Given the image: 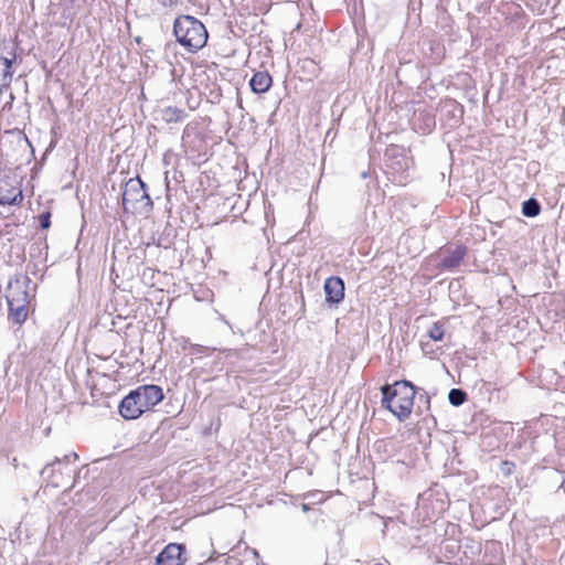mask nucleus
Masks as SVG:
<instances>
[{
	"label": "nucleus",
	"mask_w": 565,
	"mask_h": 565,
	"mask_svg": "<svg viewBox=\"0 0 565 565\" xmlns=\"http://www.w3.org/2000/svg\"><path fill=\"white\" fill-rule=\"evenodd\" d=\"M382 404L399 419L407 418L413 409L416 390L411 382L397 381L382 388Z\"/></svg>",
	"instance_id": "f257e3e1"
},
{
	"label": "nucleus",
	"mask_w": 565,
	"mask_h": 565,
	"mask_svg": "<svg viewBox=\"0 0 565 565\" xmlns=\"http://www.w3.org/2000/svg\"><path fill=\"white\" fill-rule=\"evenodd\" d=\"M173 32L177 41L191 53L201 50L207 41V31L204 24L191 15L175 19Z\"/></svg>",
	"instance_id": "f03ea898"
},
{
	"label": "nucleus",
	"mask_w": 565,
	"mask_h": 565,
	"mask_svg": "<svg viewBox=\"0 0 565 565\" xmlns=\"http://www.w3.org/2000/svg\"><path fill=\"white\" fill-rule=\"evenodd\" d=\"M122 206L126 212L143 214L151 210L152 201L140 179H130L122 192Z\"/></svg>",
	"instance_id": "7ed1b4c3"
},
{
	"label": "nucleus",
	"mask_w": 565,
	"mask_h": 565,
	"mask_svg": "<svg viewBox=\"0 0 565 565\" xmlns=\"http://www.w3.org/2000/svg\"><path fill=\"white\" fill-rule=\"evenodd\" d=\"M143 413L151 409L163 399L162 388L158 385H142L132 391Z\"/></svg>",
	"instance_id": "20e7f679"
},
{
	"label": "nucleus",
	"mask_w": 565,
	"mask_h": 565,
	"mask_svg": "<svg viewBox=\"0 0 565 565\" xmlns=\"http://www.w3.org/2000/svg\"><path fill=\"white\" fill-rule=\"evenodd\" d=\"M30 284V279L26 276H14L10 279L8 289H7V302H29L30 296L28 292V287Z\"/></svg>",
	"instance_id": "39448f33"
},
{
	"label": "nucleus",
	"mask_w": 565,
	"mask_h": 565,
	"mask_svg": "<svg viewBox=\"0 0 565 565\" xmlns=\"http://www.w3.org/2000/svg\"><path fill=\"white\" fill-rule=\"evenodd\" d=\"M182 552V545L170 543L157 556L156 565H183Z\"/></svg>",
	"instance_id": "423d86ee"
},
{
	"label": "nucleus",
	"mask_w": 565,
	"mask_h": 565,
	"mask_svg": "<svg viewBox=\"0 0 565 565\" xmlns=\"http://www.w3.org/2000/svg\"><path fill=\"white\" fill-rule=\"evenodd\" d=\"M326 301L339 303L344 297V284L339 277H330L324 282Z\"/></svg>",
	"instance_id": "0eeeda50"
},
{
	"label": "nucleus",
	"mask_w": 565,
	"mask_h": 565,
	"mask_svg": "<svg viewBox=\"0 0 565 565\" xmlns=\"http://www.w3.org/2000/svg\"><path fill=\"white\" fill-rule=\"evenodd\" d=\"M23 199L22 191L13 186L8 180H0V204L14 205Z\"/></svg>",
	"instance_id": "6e6552de"
},
{
	"label": "nucleus",
	"mask_w": 565,
	"mask_h": 565,
	"mask_svg": "<svg viewBox=\"0 0 565 565\" xmlns=\"http://www.w3.org/2000/svg\"><path fill=\"white\" fill-rule=\"evenodd\" d=\"M15 54L11 56H0V90L8 89L12 83L13 67L12 64L15 61Z\"/></svg>",
	"instance_id": "1a4fd4ad"
},
{
	"label": "nucleus",
	"mask_w": 565,
	"mask_h": 565,
	"mask_svg": "<svg viewBox=\"0 0 565 565\" xmlns=\"http://www.w3.org/2000/svg\"><path fill=\"white\" fill-rule=\"evenodd\" d=\"M119 413L126 419H136L143 413L132 392L121 401L119 405Z\"/></svg>",
	"instance_id": "9d476101"
},
{
	"label": "nucleus",
	"mask_w": 565,
	"mask_h": 565,
	"mask_svg": "<svg viewBox=\"0 0 565 565\" xmlns=\"http://www.w3.org/2000/svg\"><path fill=\"white\" fill-rule=\"evenodd\" d=\"M250 88L255 93H265L271 85V77L266 72L255 73L249 82Z\"/></svg>",
	"instance_id": "9b49d317"
},
{
	"label": "nucleus",
	"mask_w": 565,
	"mask_h": 565,
	"mask_svg": "<svg viewBox=\"0 0 565 565\" xmlns=\"http://www.w3.org/2000/svg\"><path fill=\"white\" fill-rule=\"evenodd\" d=\"M28 303L29 302H8L9 316L15 323H23L28 317Z\"/></svg>",
	"instance_id": "f8f14e48"
},
{
	"label": "nucleus",
	"mask_w": 565,
	"mask_h": 565,
	"mask_svg": "<svg viewBox=\"0 0 565 565\" xmlns=\"http://www.w3.org/2000/svg\"><path fill=\"white\" fill-rule=\"evenodd\" d=\"M466 254V249L462 246H457L448 256H445L441 260L444 268L451 269L457 267L462 260Z\"/></svg>",
	"instance_id": "ddd939ff"
},
{
	"label": "nucleus",
	"mask_w": 565,
	"mask_h": 565,
	"mask_svg": "<svg viewBox=\"0 0 565 565\" xmlns=\"http://www.w3.org/2000/svg\"><path fill=\"white\" fill-rule=\"evenodd\" d=\"M540 211V204L535 199H530L525 201L522 205V213L527 217H534L539 215Z\"/></svg>",
	"instance_id": "4468645a"
},
{
	"label": "nucleus",
	"mask_w": 565,
	"mask_h": 565,
	"mask_svg": "<svg viewBox=\"0 0 565 565\" xmlns=\"http://www.w3.org/2000/svg\"><path fill=\"white\" fill-rule=\"evenodd\" d=\"M427 333L433 341H441L445 334L444 324L440 322L433 323Z\"/></svg>",
	"instance_id": "2eb2a0df"
},
{
	"label": "nucleus",
	"mask_w": 565,
	"mask_h": 565,
	"mask_svg": "<svg viewBox=\"0 0 565 565\" xmlns=\"http://www.w3.org/2000/svg\"><path fill=\"white\" fill-rule=\"evenodd\" d=\"M448 398L454 406H459L465 402L466 393L461 390L452 388L448 394Z\"/></svg>",
	"instance_id": "dca6fc26"
},
{
	"label": "nucleus",
	"mask_w": 565,
	"mask_h": 565,
	"mask_svg": "<svg viewBox=\"0 0 565 565\" xmlns=\"http://www.w3.org/2000/svg\"><path fill=\"white\" fill-rule=\"evenodd\" d=\"M40 226L47 228L50 226V213H43L40 215Z\"/></svg>",
	"instance_id": "f3484780"
},
{
	"label": "nucleus",
	"mask_w": 565,
	"mask_h": 565,
	"mask_svg": "<svg viewBox=\"0 0 565 565\" xmlns=\"http://www.w3.org/2000/svg\"><path fill=\"white\" fill-rule=\"evenodd\" d=\"M177 113H178V114H180L181 111H180V110H175V109H171V108L167 109V110L164 111V114H166V119H167V120H171V119H172V115H174V114H177Z\"/></svg>",
	"instance_id": "a211bd4d"
},
{
	"label": "nucleus",
	"mask_w": 565,
	"mask_h": 565,
	"mask_svg": "<svg viewBox=\"0 0 565 565\" xmlns=\"http://www.w3.org/2000/svg\"><path fill=\"white\" fill-rule=\"evenodd\" d=\"M162 6H171L173 3V0H158Z\"/></svg>",
	"instance_id": "6ab92c4d"
},
{
	"label": "nucleus",
	"mask_w": 565,
	"mask_h": 565,
	"mask_svg": "<svg viewBox=\"0 0 565 565\" xmlns=\"http://www.w3.org/2000/svg\"><path fill=\"white\" fill-rule=\"evenodd\" d=\"M217 555L218 554L215 551H213L212 554L209 556V559H215Z\"/></svg>",
	"instance_id": "aec40b11"
},
{
	"label": "nucleus",
	"mask_w": 565,
	"mask_h": 565,
	"mask_svg": "<svg viewBox=\"0 0 565 565\" xmlns=\"http://www.w3.org/2000/svg\"><path fill=\"white\" fill-rule=\"evenodd\" d=\"M302 509L306 511L308 508H307V504H303L302 505Z\"/></svg>",
	"instance_id": "412c9836"
}]
</instances>
